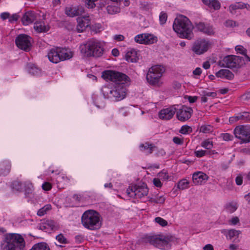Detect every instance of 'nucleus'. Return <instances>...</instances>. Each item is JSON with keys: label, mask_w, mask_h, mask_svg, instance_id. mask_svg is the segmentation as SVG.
<instances>
[{"label": "nucleus", "mask_w": 250, "mask_h": 250, "mask_svg": "<svg viewBox=\"0 0 250 250\" xmlns=\"http://www.w3.org/2000/svg\"><path fill=\"white\" fill-rule=\"evenodd\" d=\"M177 111L176 117L180 121H186L188 120L191 116L192 109L190 107L185 106H182L181 108L178 109Z\"/></svg>", "instance_id": "obj_15"}, {"label": "nucleus", "mask_w": 250, "mask_h": 250, "mask_svg": "<svg viewBox=\"0 0 250 250\" xmlns=\"http://www.w3.org/2000/svg\"><path fill=\"white\" fill-rule=\"evenodd\" d=\"M173 141L177 145H182L183 144V140L178 137H174L173 138Z\"/></svg>", "instance_id": "obj_55"}, {"label": "nucleus", "mask_w": 250, "mask_h": 250, "mask_svg": "<svg viewBox=\"0 0 250 250\" xmlns=\"http://www.w3.org/2000/svg\"><path fill=\"white\" fill-rule=\"evenodd\" d=\"M26 69L29 73L33 75H38L41 73V70L31 63L27 64Z\"/></svg>", "instance_id": "obj_26"}, {"label": "nucleus", "mask_w": 250, "mask_h": 250, "mask_svg": "<svg viewBox=\"0 0 250 250\" xmlns=\"http://www.w3.org/2000/svg\"><path fill=\"white\" fill-rule=\"evenodd\" d=\"M35 250H50L48 245L45 242H41L35 244L33 246Z\"/></svg>", "instance_id": "obj_30"}, {"label": "nucleus", "mask_w": 250, "mask_h": 250, "mask_svg": "<svg viewBox=\"0 0 250 250\" xmlns=\"http://www.w3.org/2000/svg\"><path fill=\"white\" fill-rule=\"evenodd\" d=\"M189 182L187 179L181 180L177 184V187L179 189L184 190L188 188Z\"/></svg>", "instance_id": "obj_33"}, {"label": "nucleus", "mask_w": 250, "mask_h": 250, "mask_svg": "<svg viewBox=\"0 0 250 250\" xmlns=\"http://www.w3.org/2000/svg\"><path fill=\"white\" fill-rule=\"evenodd\" d=\"M215 75L217 77L225 78L229 80H231L234 78V74L228 69H221L216 73Z\"/></svg>", "instance_id": "obj_24"}, {"label": "nucleus", "mask_w": 250, "mask_h": 250, "mask_svg": "<svg viewBox=\"0 0 250 250\" xmlns=\"http://www.w3.org/2000/svg\"><path fill=\"white\" fill-rule=\"evenodd\" d=\"M155 221L162 227L166 226L167 225V222L163 218L157 217L155 218Z\"/></svg>", "instance_id": "obj_43"}, {"label": "nucleus", "mask_w": 250, "mask_h": 250, "mask_svg": "<svg viewBox=\"0 0 250 250\" xmlns=\"http://www.w3.org/2000/svg\"><path fill=\"white\" fill-rule=\"evenodd\" d=\"M9 16L10 14L8 12H4L1 13L0 15V18L3 20L9 18Z\"/></svg>", "instance_id": "obj_58"}, {"label": "nucleus", "mask_w": 250, "mask_h": 250, "mask_svg": "<svg viewBox=\"0 0 250 250\" xmlns=\"http://www.w3.org/2000/svg\"><path fill=\"white\" fill-rule=\"evenodd\" d=\"M192 131V128L188 125H183L181 128L179 132L183 134H189Z\"/></svg>", "instance_id": "obj_38"}, {"label": "nucleus", "mask_w": 250, "mask_h": 250, "mask_svg": "<svg viewBox=\"0 0 250 250\" xmlns=\"http://www.w3.org/2000/svg\"><path fill=\"white\" fill-rule=\"evenodd\" d=\"M25 243L23 238L17 233L9 234L5 238L2 250H24Z\"/></svg>", "instance_id": "obj_5"}, {"label": "nucleus", "mask_w": 250, "mask_h": 250, "mask_svg": "<svg viewBox=\"0 0 250 250\" xmlns=\"http://www.w3.org/2000/svg\"><path fill=\"white\" fill-rule=\"evenodd\" d=\"M37 16L35 12L32 11H28L23 15L21 21L24 25H27L33 22L36 19Z\"/></svg>", "instance_id": "obj_20"}, {"label": "nucleus", "mask_w": 250, "mask_h": 250, "mask_svg": "<svg viewBox=\"0 0 250 250\" xmlns=\"http://www.w3.org/2000/svg\"><path fill=\"white\" fill-rule=\"evenodd\" d=\"M233 133L236 138L241 140V143L250 142V126H237L234 129Z\"/></svg>", "instance_id": "obj_10"}, {"label": "nucleus", "mask_w": 250, "mask_h": 250, "mask_svg": "<svg viewBox=\"0 0 250 250\" xmlns=\"http://www.w3.org/2000/svg\"><path fill=\"white\" fill-rule=\"evenodd\" d=\"M145 241L160 249H162L168 243L166 237L163 235H146L145 237Z\"/></svg>", "instance_id": "obj_11"}, {"label": "nucleus", "mask_w": 250, "mask_h": 250, "mask_svg": "<svg viewBox=\"0 0 250 250\" xmlns=\"http://www.w3.org/2000/svg\"><path fill=\"white\" fill-rule=\"evenodd\" d=\"M173 30L181 38L191 40L193 37V26L189 19L183 15H180L174 20Z\"/></svg>", "instance_id": "obj_2"}, {"label": "nucleus", "mask_w": 250, "mask_h": 250, "mask_svg": "<svg viewBox=\"0 0 250 250\" xmlns=\"http://www.w3.org/2000/svg\"><path fill=\"white\" fill-rule=\"evenodd\" d=\"M34 28L38 32H45L49 30V27L42 22H35Z\"/></svg>", "instance_id": "obj_28"}, {"label": "nucleus", "mask_w": 250, "mask_h": 250, "mask_svg": "<svg viewBox=\"0 0 250 250\" xmlns=\"http://www.w3.org/2000/svg\"><path fill=\"white\" fill-rule=\"evenodd\" d=\"M42 188L43 190L48 191L51 189L52 186L49 183L45 182L42 185Z\"/></svg>", "instance_id": "obj_50"}, {"label": "nucleus", "mask_w": 250, "mask_h": 250, "mask_svg": "<svg viewBox=\"0 0 250 250\" xmlns=\"http://www.w3.org/2000/svg\"><path fill=\"white\" fill-rule=\"evenodd\" d=\"M167 16L166 13L161 12L159 16V21L161 24H164L166 23L167 20Z\"/></svg>", "instance_id": "obj_39"}, {"label": "nucleus", "mask_w": 250, "mask_h": 250, "mask_svg": "<svg viewBox=\"0 0 250 250\" xmlns=\"http://www.w3.org/2000/svg\"><path fill=\"white\" fill-rule=\"evenodd\" d=\"M30 38L25 34L18 35L15 40V43L17 47L25 51H29L31 47Z\"/></svg>", "instance_id": "obj_12"}, {"label": "nucleus", "mask_w": 250, "mask_h": 250, "mask_svg": "<svg viewBox=\"0 0 250 250\" xmlns=\"http://www.w3.org/2000/svg\"><path fill=\"white\" fill-rule=\"evenodd\" d=\"M206 150H200L195 151V156L197 157H201L206 155L207 153Z\"/></svg>", "instance_id": "obj_49"}, {"label": "nucleus", "mask_w": 250, "mask_h": 250, "mask_svg": "<svg viewBox=\"0 0 250 250\" xmlns=\"http://www.w3.org/2000/svg\"><path fill=\"white\" fill-rule=\"evenodd\" d=\"M51 209V206L49 204H47L44 207L40 208L37 212V215L39 216H42L45 214L47 212Z\"/></svg>", "instance_id": "obj_32"}, {"label": "nucleus", "mask_w": 250, "mask_h": 250, "mask_svg": "<svg viewBox=\"0 0 250 250\" xmlns=\"http://www.w3.org/2000/svg\"><path fill=\"white\" fill-rule=\"evenodd\" d=\"M140 147L142 148H144V149H141V150H147V154H151L153 151L154 148L155 147V146L152 144H149L148 143H146L144 144H141L140 146Z\"/></svg>", "instance_id": "obj_29"}, {"label": "nucleus", "mask_w": 250, "mask_h": 250, "mask_svg": "<svg viewBox=\"0 0 250 250\" xmlns=\"http://www.w3.org/2000/svg\"><path fill=\"white\" fill-rule=\"evenodd\" d=\"M244 60L243 57L235 56L228 55L225 57L222 60L218 62L219 66L229 68H239L243 63Z\"/></svg>", "instance_id": "obj_7"}, {"label": "nucleus", "mask_w": 250, "mask_h": 250, "mask_svg": "<svg viewBox=\"0 0 250 250\" xmlns=\"http://www.w3.org/2000/svg\"><path fill=\"white\" fill-rule=\"evenodd\" d=\"M176 112V109L173 106L164 109L160 111L159 118L163 120H169L172 118Z\"/></svg>", "instance_id": "obj_19"}, {"label": "nucleus", "mask_w": 250, "mask_h": 250, "mask_svg": "<svg viewBox=\"0 0 250 250\" xmlns=\"http://www.w3.org/2000/svg\"><path fill=\"white\" fill-rule=\"evenodd\" d=\"M244 8H247L248 10H250V5L242 2H236L231 4L229 6V11L232 14H234L236 10L242 9Z\"/></svg>", "instance_id": "obj_23"}, {"label": "nucleus", "mask_w": 250, "mask_h": 250, "mask_svg": "<svg viewBox=\"0 0 250 250\" xmlns=\"http://www.w3.org/2000/svg\"><path fill=\"white\" fill-rule=\"evenodd\" d=\"M165 71V68L161 65H157L152 67L146 75L147 82L152 85L157 83Z\"/></svg>", "instance_id": "obj_8"}, {"label": "nucleus", "mask_w": 250, "mask_h": 250, "mask_svg": "<svg viewBox=\"0 0 250 250\" xmlns=\"http://www.w3.org/2000/svg\"><path fill=\"white\" fill-rule=\"evenodd\" d=\"M83 226L89 230L99 229L102 225L100 214L94 210H88L84 212L81 217Z\"/></svg>", "instance_id": "obj_4"}, {"label": "nucleus", "mask_w": 250, "mask_h": 250, "mask_svg": "<svg viewBox=\"0 0 250 250\" xmlns=\"http://www.w3.org/2000/svg\"><path fill=\"white\" fill-rule=\"evenodd\" d=\"M73 54L65 48L55 47L50 49L47 57L49 60L54 63L68 60L72 57Z\"/></svg>", "instance_id": "obj_6"}, {"label": "nucleus", "mask_w": 250, "mask_h": 250, "mask_svg": "<svg viewBox=\"0 0 250 250\" xmlns=\"http://www.w3.org/2000/svg\"><path fill=\"white\" fill-rule=\"evenodd\" d=\"M236 118H237V120L236 121L243 120L246 122H250V114L248 112H244L240 113L238 116H236Z\"/></svg>", "instance_id": "obj_31"}, {"label": "nucleus", "mask_w": 250, "mask_h": 250, "mask_svg": "<svg viewBox=\"0 0 250 250\" xmlns=\"http://www.w3.org/2000/svg\"><path fill=\"white\" fill-rule=\"evenodd\" d=\"M212 126L210 125H203L200 128V132L204 133H208L212 130Z\"/></svg>", "instance_id": "obj_37"}, {"label": "nucleus", "mask_w": 250, "mask_h": 250, "mask_svg": "<svg viewBox=\"0 0 250 250\" xmlns=\"http://www.w3.org/2000/svg\"><path fill=\"white\" fill-rule=\"evenodd\" d=\"M203 2L210 7H212L215 10H218L220 8V3L217 0H202Z\"/></svg>", "instance_id": "obj_27"}, {"label": "nucleus", "mask_w": 250, "mask_h": 250, "mask_svg": "<svg viewBox=\"0 0 250 250\" xmlns=\"http://www.w3.org/2000/svg\"><path fill=\"white\" fill-rule=\"evenodd\" d=\"M25 191L26 193L29 194L33 191V185L31 183H26L24 184Z\"/></svg>", "instance_id": "obj_42"}, {"label": "nucleus", "mask_w": 250, "mask_h": 250, "mask_svg": "<svg viewBox=\"0 0 250 250\" xmlns=\"http://www.w3.org/2000/svg\"><path fill=\"white\" fill-rule=\"evenodd\" d=\"M166 198L163 196H157L155 198H151L149 201L151 203L156 204H163L165 201Z\"/></svg>", "instance_id": "obj_34"}, {"label": "nucleus", "mask_w": 250, "mask_h": 250, "mask_svg": "<svg viewBox=\"0 0 250 250\" xmlns=\"http://www.w3.org/2000/svg\"><path fill=\"white\" fill-rule=\"evenodd\" d=\"M102 77L106 81L114 82L117 85L110 90V94L116 101L124 99L126 96L125 82L128 77L125 74L111 70H106L103 72Z\"/></svg>", "instance_id": "obj_1"}, {"label": "nucleus", "mask_w": 250, "mask_h": 250, "mask_svg": "<svg viewBox=\"0 0 250 250\" xmlns=\"http://www.w3.org/2000/svg\"><path fill=\"white\" fill-rule=\"evenodd\" d=\"M114 40L118 41H123L125 39V37L123 35H116L114 37Z\"/></svg>", "instance_id": "obj_59"}, {"label": "nucleus", "mask_w": 250, "mask_h": 250, "mask_svg": "<svg viewBox=\"0 0 250 250\" xmlns=\"http://www.w3.org/2000/svg\"><path fill=\"white\" fill-rule=\"evenodd\" d=\"M221 232L226 236L227 239L229 240H231L233 238H238L239 234L241 233L240 230H237L234 229H223L221 230Z\"/></svg>", "instance_id": "obj_21"}, {"label": "nucleus", "mask_w": 250, "mask_h": 250, "mask_svg": "<svg viewBox=\"0 0 250 250\" xmlns=\"http://www.w3.org/2000/svg\"><path fill=\"white\" fill-rule=\"evenodd\" d=\"M45 226L47 227V228H50L51 230H53L56 227V223L51 220H47L45 222Z\"/></svg>", "instance_id": "obj_41"}, {"label": "nucleus", "mask_w": 250, "mask_h": 250, "mask_svg": "<svg viewBox=\"0 0 250 250\" xmlns=\"http://www.w3.org/2000/svg\"><path fill=\"white\" fill-rule=\"evenodd\" d=\"M203 94L205 96H208V97H212L213 98L215 97L217 95V94L216 92H207V91H204Z\"/></svg>", "instance_id": "obj_57"}, {"label": "nucleus", "mask_w": 250, "mask_h": 250, "mask_svg": "<svg viewBox=\"0 0 250 250\" xmlns=\"http://www.w3.org/2000/svg\"><path fill=\"white\" fill-rule=\"evenodd\" d=\"M202 73V69L200 67H197L193 72L195 75H200Z\"/></svg>", "instance_id": "obj_60"}, {"label": "nucleus", "mask_w": 250, "mask_h": 250, "mask_svg": "<svg viewBox=\"0 0 250 250\" xmlns=\"http://www.w3.org/2000/svg\"><path fill=\"white\" fill-rule=\"evenodd\" d=\"M242 100L247 104H250V92H248L242 96Z\"/></svg>", "instance_id": "obj_44"}, {"label": "nucleus", "mask_w": 250, "mask_h": 250, "mask_svg": "<svg viewBox=\"0 0 250 250\" xmlns=\"http://www.w3.org/2000/svg\"><path fill=\"white\" fill-rule=\"evenodd\" d=\"M153 182L154 185L157 187L160 188L162 186V184L160 180L158 178H154Z\"/></svg>", "instance_id": "obj_54"}, {"label": "nucleus", "mask_w": 250, "mask_h": 250, "mask_svg": "<svg viewBox=\"0 0 250 250\" xmlns=\"http://www.w3.org/2000/svg\"><path fill=\"white\" fill-rule=\"evenodd\" d=\"M221 136L223 139L226 141L232 140L233 138V136L229 133H222Z\"/></svg>", "instance_id": "obj_46"}, {"label": "nucleus", "mask_w": 250, "mask_h": 250, "mask_svg": "<svg viewBox=\"0 0 250 250\" xmlns=\"http://www.w3.org/2000/svg\"><path fill=\"white\" fill-rule=\"evenodd\" d=\"M197 97L196 96H188V100L190 103H193L196 101Z\"/></svg>", "instance_id": "obj_61"}, {"label": "nucleus", "mask_w": 250, "mask_h": 250, "mask_svg": "<svg viewBox=\"0 0 250 250\" xmlns=\"http://www.w3.org/2000/svg\"><path fill=\"white\" fill-rule=\"evenodd\" d=\"M239 222V219L238 217H234L229 221L230 223L233 225H236Z\"/></svg>", "instance_id": "obj_56"}, {"label": "nucleus", "mask_w": 250, "mask_h": 250, "mask_svg": "<svg viewBox=\"0 0 250 250\" xmlns=\"http://www.w3.org/2000/svg\"><path fill=\"white\" fill-rule=\"evenodd\" d=\"M148 193V188L146 184L130 186L126 189V193L130 197L141 198L146 196Z\"/></svg>", "instance_id": "obj_9"}, {"label": "nucleus", "mask_w": 250, "mask_h": 250, "mask_svg": "<svg viewBox=\"0 0 250 250\" xmlns=\"http://www.w3.org/2000/svg\"><path fill=\"white\" fill-rule=\"evenodd\" d=\"M134 40L140 44H152L157 41V38L151 34L144 33L137 35Z\"/></svg>", "instance_id": "obj_14"}, {"label": "nucleus", "mask_w": 250, "mask_h": 250, "mask_svg": "<svg viewBox=\"0 0 250 250\" xmlns=\"http://www.w3.org/2000/svg\"><path fill=\"white\" fill-rule=\"evenodd\" d=\"M209 45L210 43L208 41L204 40H198L193 42L191 50L195 54L201 55L208 50Z\"/></svg>", "instance_id": "obj_13"}, {"label": "nucleus", "mask_w": 250, "mask_h": 250, "mask_svg": "<svg viewBox=\"0 0 250 250\" xmlns=\"http://www.w3.org/2000/svg\"><path fill=\"white\" fill-rule=\"evenodd\" d=\"M11 187L13 189L17 191H21L23 188L22 184L18 181H14L11 185Z\"/></svg>", "instance_id": "obj_36"}, {"label": "nucleus", "mask_w": 250, "mask_h": 250, "mask_svg": "<svg viewBox=\"0 0 250 250\" xmlns=\"http://www.w3.org/2000/svg\"><path fill=\"white\" fill-rule=\"evenodd\" d=\"M75 239L76 243L80 244L83 242L84 236L82 235H78L75 236Z\"/></svg>", "instance_id": "obj_51"}, {"label": "nucleus", "mask_w": 250, "mask_h": 250, "mask_svg": "<svg viewBox=\"0 0 250 250\" xmlns=\"http://www.w3.org/2000/svg\"><path fill=\"white\" fill-rule=\"evenodd\" d=\"M237 208V204L235 202H230L226 205V209L230 213L234 212Z\"/></svg>", "instance_id": "obj_35"}, {"label": "nucleus", "mask_w": 250, "mask_h": 250, "mask_svg": "<svg viewBox=\"0 0 250 250\" xmlns=\"http://www.w3.org/2000/svg\"><path fill=\"white\" fill-rule=\"evenodd\" d=\"M159 176L161 178V179L164 180H166L168 179V175L167 172H163L161 171L159 173Z\"/></svg>", "instance_id": "obj_48"}, {"label": "nucleus", "mask_w": 250, "mask_h": 250, "mask_svg": "<svg viewBox=\"0 0 250 250\" xmlns=\"http://www.w3.org/2000/svg\"><path fill=\"white\" fill-rule=\"evenodd\" d=\"M56 239L59 242L62 244H66L67 243V239L64 237V236L62 234H60L58 235L56 237Z\"/></svg>", "instance_id": "obj_45"}, {"label": "nucleus", "mask_w": 250, "mask_h": 250, "mask_svg": "<svg viewBox=\"0 0 250 250\" xmlns=\"http://www.w3.org/2000/svg\"><path fill=\"white\" fill-rule=\"evenodd\" d=\"M203 249L204 250H213V247L211 244H207L205 246Z\"/></svg>", "instance_id": "obj_64"}, {"label": "nucleus", "mask_w": 250, "mask_h": 250, "mask_svg": "<svg viewBox=\"0 0 250 250\" xmlns=\"http://www.w3.org/2000/svg\"><path fill=\"white\" fill-rule=\"evenodd\" d=\"M84 13V8L81 5L68 6L65 8V14L70 17L82 15Z\"/></svg>", "instance_id": "obj_16"}, {"label": "nucleus", "mask_w": 250, "mask_h": 250, "mask_svg": "<svg viewBox=\"0 0 250 250\" xmlns=\"http://www.w3.org/2000/svg\"><path fill=\"white\" fill-rule=\"evenodd\" d=\"M195 27L198 31L208 35H212L214 33L212 26L208 23L203 22H196Z\"/></svg>", "instance_id": "obj_17"}, {"label": "nucleus", "mask_w": 250, "mask_h": 250, "mask_svg": "<svg viewBox=\"0 0 250 250\" xmlns=\"http://www.w3.org/2000/svg\"><path fill=\"white\" fill-rule=\"evenodd\" d=\"M201 146L207 149H210L213 146L212 142L208 140L203 142Z\"/></svg>", "instance_id": "obj_40"}, {"label": "nucleus", "mask_w": 250, "mask_h": 250, "mask_svg": "<svg viewBox=\"0 0 250 250\" xmlns=\"http://www.w3.org/2000/svg\"><path fill=\"white\" fill-rule=\"evenodd\" d=\"M235 50L238 52H243L244 50H247L246 49H245L241 45H237L235 47Z\"/></svg>", "instance_id": "obj_62"}, {"label": "nucleus", "mask_w": 250, "mask_h": 250, "mask_svg": "<svg viewBox=\"0 0 250 250\" xmlns=\"http://www.w3.org/2000/svg\"><path fill=\"white\" fill-rule=\"evenodd\" d=\"M77 20L78 22L77 30L79 33L83 32L90 24L89 16L78 18Z\"/></svg>", "instance_id": "obj_18"}, {"label": "nucleus", "mask_w": 250, "mask_h": 250, "mask_svg": "<svg viewBox=\"0 0 250 250\" xmlns=\"http://www.w3.org/2000/svg\"><path fill=\"white\" fill-rule=\"evenodd\" d=\"M80 49L82 54L87 57H100L104 52L102 43L94 39L88 40L85 43L80 46Z\"/></svg>", "instance_id": "obj_3"}, {"label": "nucleus", "mask_w": 250, "mask_h": 250, "mask_svg": "<svg viewBox=\"0 0 250 250\" xmlns=\"http://www.w3.org/2000/svg\"><path fill=\"white\" fill-rule=\"evenodd\" d=\"M125 59L127 62H136L138 60L137 52L134 49H130L126 52Z\"/></svg>", "instance_id": "obj_25"}, {"label": "nucleus", "mask_w": 250, "mask_h": 250, "mask_svg": "<svg viewBox=\"0 0 250 250\" xmlns=\"http://www.w3.org/2000/svg\"><path fill=\"white\" fill-rule=\"evenodd\" d=\"M208 176L202 172H195L193 174L192 180L196 185H201L203 181L207 180Z\"/></svg>", "instance_id": "obj_22"}, {"label": "nucleus", "mask_w": 250, "mask_h": 250, "mask_svg": "<svg viewBox=\"0 0 250 250\" xmlns=\"http://www.w3.org/2000/svg\"><path fill=\"white\" fill-rule=\"evenodd\" d=\"M102 27L99 24H95L94 25H93L91 27L92 30L96 33L100 32L102 30Z\"/></svg>", "instance_id": "obj_47"}, {"label": "nucleus", "mask_w": 250, "mask_h": 250, "mask_svg": "<svg viewBox=\"0 0 250 250\" xmlns=\"http://www.w3.org/2000/svg\"><path fill=\"white\" fill-rule=\"evenodd\" d=\"M19 17L20 16L17 14H13L11 16H9V21L12 22L14 21H17Z\"/></svg>", "instance_id": "obj_52"}, {"label": "nucleus", "mask_w": 250, "mask_h": 250, "mask_svg": "<svg viewBox=\"0 0 250 250\" xmlns=\"http://www.w3.org/2000/svg\"><path fill=\"white\" fill-rule=\"evenodd\" d=\"M173 87L175 89H179L181 87V84L178 82H174L173 83Z\"/></svg>", "instance_id": "obj_63"}, {"label": "nucleus", "mask_w": 250, "mask_h": 250, "mask_svg": "<svg viewBox=\"0 0 250 250\" xmlns=\"http://www.w3.org/2000/svg\"><path fill=\"white\" fill-rule=\"evenodd\" d=\"M235 182H236V184L238 186H240L242 184L243 177L241 175H239L236 177Z\"/></svg>", "instance_id": "obj_53"}]
</instances>
